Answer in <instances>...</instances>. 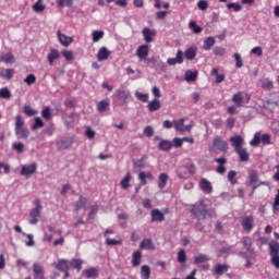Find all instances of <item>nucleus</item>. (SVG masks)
Returning a JSON list of instances; mask_svg holds the SVG:
<instances>
[{"label": "nucleus", "mask_w": 279, "mask_h": 279, "mask_svg": "<svg viewBox=\"0 0 279 279\" xmlns=\"http://www.w3.org/2000/svg\"><path fill=\"white\" fill-rule=\"evenodd\" d=\"M15 136L19 141H27L29 138V129L25 128L23 117H15Z\"/></svg>", "instance_id": "nucleus-1"}, {"label": "nucleus", "mask_w": 279, "mask_h": 279, "mask_svg": "<svg viewBox=\"0 0 279 279\" xmlns=\"http://www.w3.org/2000/svg\"><path fill=\"white\" fill-rule=\"evenodd\" d=\"M191 213L195 217V219H198V221L206 219L209 215L208 208L203 202L192 205Z\"/></svg>", "instance_id": "nucleus-2"}, {"label": "nucleus", "mask_w": 279, "mask_h": 279, "mask_svg": "<svg viewBox=\"0 0 279 279\" xmlns=\"http://www.w3.org/2000/svg\"><path fill=\"white\" fill-rule=\"evenodd\" d=\"M268 247L271 257L270 263L276 269H279V242L271 241L269 242Z\"/></svg>", "instance_id": "nucleus-3"}, {"label": "nucleus", "mask_w": 279, "mask_h": 279, "mask_svg": "<svg viewBox=\"0 0 279 279\" xmlns=\"http://www.w3.org/2000/svg\"><path fill=\"white\" fill-rule=\"evenodd\" d=\"M36 207L31 210V226H36L38 223V218L40 217V213H43V205H40V199L35 201Z\"/></svg>", "instance_id": "nucleus-4"}, {"label": "nucleus", "mask_w": 279, "mask_h": 279, "mask_svg": "<svg viewBox=\"0 0 279 279\" xmlns=\"http://www.w3.org/2000/svg\"><path fill=\"white\" fill-rule=\"evenodd\" d=\"M38 169V165L36 162L24 165L21 168L20 175H23L24 178H32L34 173H36Z\"/></svg>", "instance_id": "nucleus-5"}, {"label": "nucleus", "mask_w": 279, "mask_h": 279, "mask_svg": "<svg viewBox=\"0 0 279 279\" xmlns=\"http://www.w3.org/2000/svg\"><path fill=\"white\" fill-rule=\"evenodd\" d=\"M57 147L59 151H65V149H71L73 147V138L72 137H63L57 143Z\"/></svg>", "instance_id": "nucleus-6"}, {"label": "nucleus", "mask_w": 279, "mask_h": 279, "mask_svg": "<svg viewBox=\"0 0 279 279\" xmlns=\"http://www.w3.org/2000/svg\"><path fill=\"white\" fill-rule=\"evenodd\" d=\"M136 56L142 62H147V56H149V46H140L137 48Z\"/></svg>", "instance_id": "nucleus-7"}, {"label": "nucleus", "mask_w": 279, "mask_h": 279, "mask_svg": "<svg viewBox=\"0 0 279 279\" xmlns=\"http://www.w3.org/2000/svg\"><path fill=\"white\" fill-rule=\"evenodd\" d=\"M33 276L34 279H45V267L38 263L33 264Z\"/></svg>", "instance_id": "nucleus-8"}, {"label": "nucleus", "mask_w": 279, "mask_h": 279, "mask_svg": "<svg viewBox=\"0 0 279 279\" xmlns=\"http://www.w3.org/2000/svg\"><path fill=\"white\" fill-rule=\"evenodd\" d=\"M241 226L245 232L254 230V216H246L243 218Z\"/></svg>", "instance_id": "nucleus-9"}, {"label": "nucleus", "mask_w": 279, "mask_h": 279, "mask_svg": "<svg viewBox=\"0 0 279 279\" xmlns=\"http://www.w3.org/2000/svg\"><path fill=\"white\" fill-rule=\"evenodd\" d=\"M184 62V52L182 50H178L175 58H169L167 63L169 66H175V64H182Z\"/></svg>", "instance_id": "nucleus-10"}, {"label": "nucleus", "mask_w": 279, "mask_h": 279, "mask_svg": "<svg viewBox=\"0 0 279 279\" xmlns=\"http://www.w3.org/2000/svg\"><path fill=\"white\" fill-rule=\"evenodd\" d=\"M230 143L234 149V151H238L239 149L243 148V138L241 137V135H235L230 137Z\"/></svg>", "instance_id": "nucleus-11"}, {"label": "nucleus", "mask_w": 279, "mask_h": 279, "mask_svg": "<svg viewBox=\"0 0 279 279\" xmlns=\"http://www.w3.org/2000/svg\"><path fill=\"white\" fill-rule=\"evenodd\" d=\"M214 147L219 151H228V142L221 140V137H216L213 143Z\"/></svg>", "instance_id": "nucleus-12"}, {"label": "nucleus", "mask_w": 279, "mask_h": 279, "mask_svg": "<svg viewBox=\"0 0 279 279\" xmlns=\"http://www.w3.org/2000/svg\"><path fill=\"white\" fill-rule=\"evenodd\" d=\"M215 162H217L219 166L216 168V171L220 174L223 175L226 173V162H228V159L226 157H220L216 158Z\"/></svg>", "instance_id": "nucleus-13"}, {"label": "nucleus", "mask_w": 279, "mask_h": 279, "mask_svg": "<svg viewBox=\"0 0 279 279\" xmlns=\"http://www.w3.org/2000/svg\"><path fill=\"white\" fill-rule=\"evenodd\" d=\"M199 189H202L204 193L210 194L213 193V183H210V181L207 179H201Z\"/></svg>", "instance_id": "nucleus-14"}, {"label": "nucleus", "mask_w": 279, "mask_h": 279, "mask_svg": "<svg viewBox=\"0 0 279 279\" xmlns=\"http://www.w3.org/2000/svg\"><path fill=\"white\" fill-rule=\"evenodd\" d=\"M59 43L63 46V47H69V45H71L73 43V37H69L64 34H62L60 31L57 33Z\"/></svg>", "instance_id": "nucleus-15"}, {"label": "nucleus", "mask_w": 279, "mask_h": 279, "mask_svg": "<svg viewBox=\"0 0 279 279\" xmlns=\"http://www.w3.org/2000/svg\"><path fill=\"white\" fill-rule=\"evenodd\" d=\"M47 60H48V63L50 64V66H53V61L54 60H60V51H58L57 49L51 48L50 52L47 56Z\"/></svg>", "instance_id": "nucleus-16"}, {"label": "nucleus", "mask_w": 279, "mask_h": 279, "mask_svg": "<svg viewBox=\"0 0 279 279\" xmlns=\"http://www.w3.org/2000/svg\"><path fill=\"white\" fill-rule=\"evenodd\" d=\"M114 95L116 97H118V99H121L122 101H128V99H130V92L123 87L117 89Z\"/></svg>", "instance_id": "nucleus-17"}, {"label": "nucleus", "mask_w": 279, "mask_h": 279, "mask_svg": "<svg viewBox=\"0 0 279 279\" xmlns=\"http://www.w3.org/2000/svg\"><path fill=\"white\" fill-rule=\"evenodd\" d=\"M242 244L246 250V254H250V256H252L254 254V248H252V239L247 236L242 238Z\"/></svg>", "instance_id": "nucleus-18"}, {"label": "nucleus", "mask_w": 279, "mask_h": 279, "mask_svg": "<svg viewBox=\"0 0 279 279\" xmlns=\"http://www.w3.org/2000/svg\"><path fill=\"white\" fill-rule=\"evenodd\" d=\"M143 260V253L141 251H136L132 255V267H138Z\"/></svg>", "instance_id": "nucleus-19"}, {"label": "nucleus", "mask_w": 279, "mask_h": 279, "mask_svg": "<svg viewBox=\"0 0 279 279\" xmlns=\"http://www.w3.org/2000/svg\"><path fill=\"white\" fill-rule=\"evenodd\" d=\"M108 58H110V51L108 50V48H100L97 54V60L99 62H104V60H108Z\"/></svg>", "instance_id": "nucleus-20"}, {"label": "nucleus", "mask_w": 279, "mask_h": 279, "mask_svg": "<svg viewBox=\"0 0 279 279\" xmlns=\"http://www.w3.org/2000/svg\"><path fill=\"white\" fill-rule=\"evenodd\" d=\"M235 153L238 154L241 162H247L250 160V153H247L246 148H240L235 150Z\"/></svg>", "instance_id": "nucleus-21"}, {"label": "nucleus", "mask_w": 279, "mask_h": 279, "mask_svg": "<svg viewBox=\"0 0 279 279\" xmlns=\"http://www.w3.org/2000/svg\"><path fill=\"white\" fill-rule=\"evenodd\" d=\"M141 250H156L151 239H144L140 244Z\"/></svg>", "instance_id": "nucleus-22"}, {"label": "nucleus", "mask_w": 279, "mask_h": 279, "mask_svg": "<svg viewBox=\"0 0 279 279\" xmlns=\"http://www.w3.org/2000/svg\"><path fill=\"white\" fill-rule=\"evenodd\" d=\"M228 271V265L226 264H218L214 269V276H223Z\"/></svg>", "instance_id": "nucleus-23"}, {"label": "nucleus", "mask_w": 279, "mask_h": 279, "mask_svg": "<svg viewBox=\"0 0 279 279\" xmlns=\"http://www.w3.org/2000/svg\"><path fill=\"white\" fill-rule=\"evenodd\" d=\"M215 37H207L204 40V45H203V49L204 51H210L213 49V47H215Z\"/></svg>", "instance_id": "nucleus-24"}, {"label": "nucleus", "mask_w": 279, "mask_h": 279, "mask_svg": "<svg viewBox=\"0 0 279 279\" xmlns=\"http://www.w3.org/2000/svg\"><path fill=\"white\" fill-rule=\"evenodd\" d=\"M165 219V214L160 211L159 209H153L151 210V221H162Z\"/></svg>", "instance_id": "nucleus-25"}, {"label": "nucleus", "mask_w": 279, "mask_h": 279, "mask_svg": "<svg viewBox=\"0 0 279 279\" xmlns=\"http://www.w3.org/2000/svg\"><path fill=\"white\" fill-rule=\"evenodd\" d=\"M171 147H173V143H171L168 140H162L158 145V148L160 149V151H169Z\"/></svg>", "instance_id": "nucleus-26"}, {"label": "nucleus", "mask_w": 279, "mask_h": 279, "mask_svg": "<svg viewBox=\"0 0 279 279\" xmlns=\"http://www.w3.org/2000/svg\"><path fill=\"white\" fill-rule=\"evenodd\" d=\"M46 9H47V5H45L44 0H37L36 3L33 5L34 12H37V13L45 12Z\"/></svg>", "instance_id": "nucleus-27"}, {"label": "nucleus", "mask_w": 279, "mask_h": 279, "mask_svg": "<svg viewBox=\"0 0 279 279\" xmlns=\"http://www.w3.org/2000/svg\"><path fill=\"white\" fill-rule=\"evenodd\" d=\"M86 204H88V198L80 196L78 202L75 204L76 210H86Z\"/></svg>", "instance_id": "nucleus-28"}, {"label": "nucleus", "mask_w": 279, "mask_h": 279, "mask_svg": "<svg viewBox=\"0 0 279 279\" xmlns=\"http://www.w3.org/2000/svg\"><path fill=\"white\" fill-rule=\"evenodd\" d=\"M130 180H132V174L128 172L120 182V186L124 189V191H128V189H130Z\"/></svg>", "instance_id": "nucleus-29"}, {"label": "nucleus", "mask_w": 279, "mask_h": 279, "mask_svg": "<svg viewBox=\"0 0 279 279\" xmlns=\"http://www.w3.org/2000/svg\"><path fill=\"white\" fill-rule=\"evenodd\" d=\"M158 186L159 189H165L167 186V182L169 181V174L168 173H160L158 177Z\"/></svg>", "instance_id": "nucleus-30"}, {"label": "nucleus", "mask_w": 279, "mask_h": 279, "mask_svg": "<svg viewBox=\"0 0 279 279\" xmlns=\"http://www.w3.org/2000/svg\"><path fill=\"white\" fill-rule=\"evenodd\" d=\"M197 75H198V72L197 70L195 71H186L185 72V81L187 82H197Z\"/></svg>", "instance_id": "nucleus-31"}, {"label": "nucleus", "mask_w": 279, "mask_h": 279, "mask_svg": "<svg viewBox=\"0 0 279 279\" xmlns=\"http://www.w3.org/2000/svg\"><path fill=\"white\" fill-rule=\"evenodd\" d=\"M56 269L59 271H69V262L65 259H60L58 264L54 265Z\"/></svg>", "instance_id": "nucleus-32"}, {"label": "nucleus", "mask_w": 279, "mask_h": 279, "mask_svg": "<svg viewBox=\"0 0 279 279\" xmlns=\"http://www.w3.org/2000/svg\"><path fill=\"white\" fill-rule=\"evenodd\" d=\"M232 101L240 108V106H243V92L236 93L232 96Z\"/></svg>", "instance_id": "nucleus-33"}, {"label": "nucleus", "mask_w": 279, "mask_h": 279, "mask_svg": "<svg viewBox=\"0 0 279 279\" xmlns=\"http://www.w3.org/2000/svg\"><path fill=\"white\" fill-rule=\"evenodd\" d=\"M195 56H197V48L191 47L187 50H185L186 60H195Z\"/></svg>", "instance_id": "nucleus-34"}, {"label": "nucleus", "mask_w": 279, "mask_h": 279, "mask_svg": "<svg viewBox=\"0 0 279 279\" xmlns=\"http://www.w3.org/2000/svg\"><path fill=\"white\" fill-rule=\"evenodd\" d=\"M141 276L143 279H149V277L151 276V268H149V266L147 265L142 266Z\"/></svg>", "instance_id": "nucleus-35"}, {"label": "nucleus", "mask_w": 279, "mask_h": 279, "mask_svg": "<svg viewBox=\"0 0 279 279\" xmlns=\"http://www.w3.org/2000/svg\"><path fill=\"white\" fill-rule=\"evenodd\" d=\"M149 112H156V110H160V100L154 99L148 104Z\"/></svg>", "instance_id": "nucleus-36"}, {"label": "nucleus", "mask_w": 279, "mask_h": 279, "mask_svg": "<svg viewBox=\"0 0 279 279\" xmlns=\"http://www.w3.org/2000/svg\"><path fill=\"white\" fill-rule=\"evenodd\" d=\"M208 260H210V257H208V255L205 254H199L194 258L195 265H202V263H208Z\"/></svg>", "instance_id": "nucleus-37"}, {"label": "nucleus", "mask_w": 279, "mask_h": 279, "mask_svg": "<svg viewBox=\"0 0 279 279\" xmlns=\"http://www.w3.org/2000/svg\"><path fill=\"white\" fill-rule=\"evenodd\" d=\"M12 98V93L8 87H2L0 89V99H11Z\"/></svg>", "instance_id": "nucleus-38"}, {"label": "nucleus", "mask_w": 279, "mask_h": 279, "mask_svg": "<svg viewBox=\"0 0 279 279\" xmlns=\"http://www.w3.org/2000/svg\"><path fill=\"white\" fill-rule=\"evenodd\" d=\"M110 104L107 100H101L97 104L98 112H106V110H108Z\"/></svg>", "instance_id": "nucleus-39"}, {"label": "nucleus", "mask_w": 279, "mask_h": 279, "mask_svg": "<svg viewBox=\"0 0 279 279\" xmlns=\"http://www.w3.org/2000/svg\"><path fill=\"white\" fill-rule=\"evenodd\" d=\"M13 75H14V70L12 69H5L2 72H0V77H3L4 80H12Z\"/></svg>", "instance_id": "nucleus-40"}, {"label": "nucleus", "mask_w": 279, "mask_h": 279, "mask_svg": "<svg viewBox=\"0 0 279 279\" xmlns=\"http://www.w3.org/2000/svg\"><path fill=\"white\" fill-rule=\"evenodd\" d=\"M260 84L262 88H264L265 90H271V88H274V83L269 81V78H263L260 81Z\"/></svg>", "instance_id": "nucleus-41"}, {"label": "nucleus", "mask_w": 279, "mask_h": 279, "mask_svg": "<svg viewBox=\"0 0 279 279\" xmlns=\"http://www.w3.org/2000/svg\"><path fill=\"white\" fill-rule=\"evenodd\" d=\"M189 27L190 29H192V32H194V34H199L204 31V28H202V26H198L195 21L190 22Z\"/></svg>", "instance_id": "nucleus-42"}, {"label": "nucleus", "mask_w": 279, "mask_h": 279, "mask_svg": "<svg viewBox=\"0 0 279 279\" xmlns=\"http://www.w3.org/2000/svg\"><path fill=\"white\" fill-rule=\"evenodd\" d=\"M75 121V113L65 116L64 123L66 128H73V122Z\"/></svg>", "instance_id": "nucleus-43"}, {"label": "nucleus", "mask_w": 279, "mask_h": 279, "mask_svg": "<svg viewBox=\"0 0 279 279\" xmlns=\"http://www.w3.org/2000/svg\"><path fill=\"white\" fill-rule=\"evenodd\" d=\"M83 274H85L86 278H97L99 272L96 270V268H89L84 270Z\"/></svg>", "instance_id": "nucleus-44"}, {"label": "nucleus", "mask_w": 279, "mask_h": 279, "mask_svg": "<svg viewBox=\"0 0 279 279\" xmlns=\"http://www.w3.org/2000/svg\"><path fill=\"white\" fill-rule=\"evenodd\" d=\"M92 36H93V43H99V40L104 38V31H94Z\"/></svg>", "instance_id": "nucleus-45"}, {"label": "nucleus", "mask_w": 279, "mask_h": 279, "mask_svg": "<svg viewBox=\"0 0 279 279\" xmlns=\"http://www.w3.org/2000/svg\"><path fill=\"white\" fill-rule=\"evenodd\" d=\"M59 8H73V0H57Z\"/></svg>", "instance_id": "nucleus-46"}, {"label": "nucleus", "mask_w": 279, "mask_h": 279, "mask_svg": "<svg viewBox=\"0 0 279 279\" xmlns=\"http://www.w3.org/2000/svg\"><path fill=\"white\" fill-rule=\"evenodd\" d=\"M143 36L146 43H151L154 40V38H151V29L149 28L143 29Z\"/></svg>", "instance_id": "nucleus-47"}, {"label": "nucleus", "mask_w": 279, "mask_h": 279, "mask_svg": "<svg viewBox=\"0 0 279 279\" xmlns=\"http://www.w3.org/2000/svg\"><path fill=\"white\" fill-rule=\"evenodd\" d=\"M252 147H258L260 145V133H255L253 140L250 142Z\"/></svg>", "instance_id": "nucleus-48"}, {"label": "nucleus", "mask_w": 279, "mask_h": 279, "mask_svg": "<svg viewBox=\"0 0 279 279\" xmlns=\"http://www.w3.org/2000/svg\"><path fill=\"white\" fill-rule=\"evenodd\" d=\"M43 119H46V121H49L51 119V107H46L41 111Z\"/></svg>", "instance_id": "nucleus-49"}, {"label": "nucleus", "mask_w": 279, "mask_h": 279, "mask_svg": "<svg viewBox=\"0 0 279 279\" xmlns=\"http://www.w3.org/2000/svg\"><path fill=\"white\" fill-rule=\"evenodd\" d=\"M12 148L17 151V154H23L24 149H25V144L19 142V143H14L12 145Z\"/></svg>", "instance_id": "nucleus-50"}, {"label": "nucleus", "mask_w": 279, "mask_h": 279, "mask_svg": "<svg viewBox=\"0 0 279 279\" xmlns=\"http://www.w3.org/2000/svg\"><path fill=\"white\" fill-rule=\"evenodd\" d=\"M240 256H243V258L246 259L245 268H246V269H251V267H252V260H250V258L252 257V255H250V254H247V253H245V252H241V253H240Z\"/></svg>", "instance_id": "nucleus-51"}, {"label": "nucleus", "mask_w": 279, "mask_h": 279, "mask_svg": "<svg viewBox=\"0 0 279 279\" xmlns=\"http://www.w3.org/2000/svg\"><path fill=\"white\" fill-rule=\"evenodd\" d=\"M70 266H71L73 269H77V271H82V260H81V259H73V260L70 263Z\"/></svg>", "instance_id": "nucleus-52"}, {"label": "nucleus", "mask_w": 279, "mask_h": 279, "mask_svg": "<svg viewBox=\"0 0 279 279\" xmlns=\"http://www.w3.org/2000/svg\"><path fill=\"white\" fill-rule=\"evenodd\" d=\"M38 128H45V122L41 118H35V123L32 125V130H38Z\"/></svg>", "instance_id": "nucleus-53"}, {"label": "nucleus", "mask_w": 279, "mask_h": 279, "mask_svg": "<svg viewBox=\"0 0 279 279\" xmlns=\"http://www.w3.org/2000/svg\"><path fill=\"white\" fill-rule=\"evenodd\" d=\"M228 10H234V12H241L243 8L239 3L230 2L227 4Z\"/></svg>", "instance_id": "nucleus-54"}, {"label": "nucleus", "mask_w": 279, "mask_h": 279, "mask_svg": "<svg viewBox=\"0 0 279 279\" xmlns=\"http://www.w3.org/2000/svg\"><path fill=\"white\" fill-rule=\"evenodd\" d=\"M178 263H181V264L186 263V252L184 250H180L178 252Z\"/></svg>", "instance_id": "nucleus-55"}, {"label": "nucleus", "mask_w": 279, "mask_h": 279, "mask_svg": "<svg viewBox=\"0 0 279 279\" xmlns=\"http://www.w3.org/2000/svg\"><path fill=\"white\" fill-rule=\"evenodd\" d=\"M24 84H27V86H32V84H36V75L29 74L27 77L24 78Z\"/></svg>", "instance_id": "nucleus-56"}, {"label": "nucleus", "mask_w": 279, "mask_h": 279, "mask_svg": "<svg viewBox=\"0 0 279 279\" xmlns=\"http://www.w3.org/2000/svg\"><path fill=\"white\" fill-rule=\"evenodd\" d=\"M174 128L178 132H184V119L174 121Z\"/></svg>", "instance_id": "nucleus-57"}, {"label": "nucleus", "mask_w": 279, "mask_h": 279, "mask_svg": "<svg viewBox=\"0 0 279 279\" xmlns=\"http://www.w3.org/2000/svg\"><path fill=\"white\" fill-rule=\"evenodd\" d=\"M248 178H250V184H256V182H258V172L251 171L248 174Z\"/></svg>", "instance_id": "nucleus-58"}, {"label": "nucleus", "mask_w": 279, "mask_h": 279, "mask_svg": "<svg viewBox=\"0 0 279 279\" xmlns=\"http://www.w3.org/2000/svg\"><path fill=\"white\" fill-rule=\"evenodd\" d=\"M53 132H56V126H53V124H50L43 130V134H47L48 136H53Z\"/></svg>", "instance_id": "nucleus-59"}, {"label": "nucleus", "mask_w": 279, "mask_h": 279, "mask_svg": "<svg viewBox=\"0 0 279 279\" xmlns=\"http://www.w3.org/2000/svg\"><path fill=\"white\" fill-rule=\"evenodd\" d=\"M234 178H236V171L230 170L228 172V180L230 181L231 184H236V179Z\"/></svg>", "instance_id": "nucleus-60"}, {"label": "nucleus", "mask_w": 279, "mask_h": 279, "mask_svg": "<svg viewBox=\"0 0 279 279\" xmlns=\"http://www.w3.org/2000/svg\"><path fill=\"white\" fill-rule=\"evenodd\" d=\"M135 96L140 101H143L144 104H147V100L149 99L147 94H141L138 92L135 93Z\"/></svg>", "instance_id": "nucleus-61"}, {"label": "nucleus", "mask_w": 279, "mask_h": 279, "mask_svg": "<svg viewBox=\"0 0 279 279\" xmlns=\"http://www.w3.org/2000/svg\"><path fill=\"white\" fill-rule=\"evenodd\" d=\"M24 114L27 117H34L36 114V110L32 109L31 106H24Z\"/></svg>", "instance_id": "nucleus-62"}, {"label": "nucleus", "mask_w": 279, "mask_h": 279, "mask_svg": "<svg viewBox=\"0 0 279 279\" xmlns=\"http://www.w3.org/2000/svg\"><path fill=\"white\" fill-rule=\"evenodd\" d=\"M62 56L63 58H65V60H68V62H71V60H73V51L71 50H63Z\"/></svg>", "instance_id": "nucleus-63"}, {"label": "nucleus", "mask_w": 279, "mask_h": 279, "mask_svg": "<svg viewBox=\"0 0 279 279\" xmlns=\"http://www.w3.org/2000/svg\"><path fill=\"white\" fill-rule=\"evenodd\" d=\"M122 241L121 240H113V239H110V238H107L106 239V244L107 245H122Z\"/></svg>", "instance_id": "nucleus-64"}]
</instances>
